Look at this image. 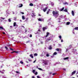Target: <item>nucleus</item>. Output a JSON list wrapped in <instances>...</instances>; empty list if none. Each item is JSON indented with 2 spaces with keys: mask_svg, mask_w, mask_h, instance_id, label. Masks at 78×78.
<instances>
[{
  "mask_svg": "<svg viewBox=\"0 0 78 78\" xmlns=\"http://www.w3.org/2000/svg\"><path fill=\"white\" fill-rule=\"evenodd\" d=\"M52 14H53V16L55 17H58L59 16V12L55 11H53L52 12Z\"/></svg>",
  "mask_w": 78,
  "mask_h": 78,
  "instance_id": "obj_1",
  "label": "nucleus"
},
{
  "mask_svg": "<svg viewBox=\"0 0 78 78\" xmlns=\"http://www.w3.org/2000/svg\"><path fill=\"white\" fill-rule=\"evenodd\" d=\"M38 21H40V22H44V19H41L40 18L38 19Z\"/></svg>",
  "mask_w": 78,
  "mask_h": 78,
  "instance_id": "obj_2",
  "label": "nucleus"
},
{
  "mask_svg": "<svg viewBox=\"0 0 78 78\" xmlns=\"http://www.w3.org/2000/svg\"><path fill=\"white\" fill-rule=\"evenodd\" d=\"M49 34H50V33L49 32H47V33H46L47 35L45 37H48V36L49 35Z\"/></svg>",
  "mask_w": 78,
  "mask_h": 78,
  "instance_id": "obj_3",
  "label": "nucleus"
},
{
  "mask_svg": "<svg viewBox=\"0 0 78 78\" xmlns=\"http://www.w3.org/2000/svg\"><path fill=\"white\" fill-rule=\"evenodd\" d=\"M40 32H41V29H38L37 31V33L38 34L40 33Z\"/></svg>",
  "mask_w": 78,
  "mask_h": 78,
  "instance_id": "obj_4",
  "label": "nucleus"
},
{
  "mask_svg": "<svg viewBox=\"0 0 78 78\" xmlns=\"http://www.w3.org/2000/svg\"><path fill=\"white\" fill-rule=\"evenodd\" d=\"M45 30H47V27H44L43 28V31H45Z\"/></svg>",
  "mask_w": 78,
  "mask_h": 78,
  "instance_id": "obj_5",
  "label": "nucleus"
},
{
  "mask_svg": "<svg viewBox=\"0 0 78 78\" xmlns=\"http://www.w3.org/2000/svg\"><path fill=\"white\" fill-rule=\"evenodd\" d=\"M72 15H73V16H75V13H74V12L73 11H72Z\"/></svg>",
  "mask_w": 78,
  "mask_h": 78,
  "instance_id": "obj_6",
  "label": "nucleus"
},
{
  "mask_svg": "<svg viewBox=\"0 0 78 78\" xmlns=\"http://www.w3.org/2000/svg\"><path fill=\"white\" fill-rule=\"evenodd\" d=\"M47 7H46L45 8H44L43 9L44 12H45V11H46V10H47Z\"/></svg>",
  "mask_w": 78,
  "mask_h": 78,
  "instance_id": "obj_7",
  "label": "nucleus"
},
{
  "mask_svg": "<svg viewBox=\"0 0 78 78\" xmlns=\"http://www.w3.org/2000/svg\"><path fill=\"white\" fill-rule=\"evenodd\" d=\"M76 72V70H75L72 73V75H74V74Z\"/></svg>",
  "mask_w": 78,
  "mask_h": 78,
  "instance_id": "obj_8",
  "label": "nucleus"
},
{
  "mask_svg": "<svg viewBox=\"0 0 78 78\" xmlns=\"http://www.w3.org/2000/svg\"><path fill=\"white\" fill-rule=\"evenodd\" d=\"M48 48L49 50H51V49H52V47H51V46H49Z\"/></svg>",
  "mask_w": 78,
  "mask_h": 78,
  "instance_id": "obj_9",
  "label": "nucleus"
},
{
  "mask_svg": "<svg viewBox=\"0 0 78 78\" xmlns=\"http://www.w3.org/2000/svg\"><path fill=\"white\" fill-rule=\"evenodd\" d=\"M32 14L33 15H31L32 17H33V16H36V15H35L36 14V13H32Z\"/></svg>",
  "mask_w": 78,
  "mask_h": 78,
  "instance_id": "obj_10",
  "label": "nucleus"
},
{
  "mask_svg": "<svg viewBox=\"0 0 78 78\" xmlns=\"http://www.w3.org/2000/svg\"><path fill=\"white\" fill-rule=\"evenodd\" d=\"M4 28L2 27H0V30H3Z\"/></svg>",
  "mask_w": 78,
  "mask_h": 78,
  "instance_id": "obj_11",
  "label": "nucleus"
},
{
  "mask_svg": "<svg viewBox=\"0 0 78 78\" xmlns=\"http://www.w3.org/2000/svg\"><path fill=\"white\" fill-rule=\"evenodd\" d=\"M44 65H47V62L46 61H44Z\"/></svg>",
  "mask_w": 78,
  "mask_h": 78,
  "instance_id": "obj_12",
  "label": "nucleus"
},
{
  "mask_svg": "<svg viewBox=\"0 0 78 78\" xmlns=\"http://www.w3.org/2000/svg\"><path fill=\"white\" fill-rule=\"evenodd\" d=\"M4 72H5V70H3L2 71H1V73L2 74H3L4 73Z\"/></svg>",
  "mask_w": 78,
  "mask_h": 78,
  "instance_id": "obj_13",
  "label": "nucleus"
},
{
  "mask_svg": "<svg viewBox=\"0 0 78 78\" xmlns=\"http://www.w3.org/2000/svg\"><path fill=\"white\" fill-rule=\"evenodd\" d=\"M29 56H30L31 58H33L34 57H33V54H31Z\"/></svg>",
  "mask_w": 78,
  "mask_h": 78,
  "instance_id": "obj_14",
  "label": "nucleus"
},
{
  "mask_svg": "<svg viewBox=\"0 0 78 78\" xmlns=\"http://www.w3.org/2000/svg\"><path fill=\"white\" fill-rule=\"evenodd\" d=\"M57 55V52H55L53 54V55L54 56V55Z\"/></svg>",
  "mask_w": 78,
  "mask_h": 78,
  "instance_id": "obj_15",
  "label": "nucleus"
},
{
  "mask_svg": "<svg viewBox=\"0 0 78 78\" xmlns=\"http://www.w3.org/2000/svg\"><path fill=\"white\" fill-rule=\"evenodd\" d=\"M16 23L14 22L13 23V26L16 27Z\"/></svg>",
  "mask_w": 78,
  "mask_h": 78,
  "instance_id": "obj_16",
  "label": "nucleus"
},
{
  "mask_svg": "<svg viewBox=\"0 0 78 78\" xmlns=\"http://www.w3.org/2000/svg\"><path fill=\"white\" fill-rule=\"evenodd\" d=\"M51 38L50 37H49V38L47 40L48 41H51Z\"/></svg>",
  "mask_w": 78,
  "mask_h": 78,
  "instance_id": "obj_17",
  "label": "nucleus"
},
{
  "mask_svg": "<svg viewBox=\"0 0 78 78\" xmlns=\"http://www.w3.org/2000/svg\"><path fill=\"white\" fill-rule=\"evenodd\" d=\"M69 59V57H66V58H64L63 59L64 60H66V59Z\"/></svg>",
  "mask_w": 78,
  "mask_h": 78,
  "instance_id": "obj_18",
  "label": "nucleus"
},
{
  "mask_svg": "<svg viewBox=\"0 0 78 78\" xmlns=\"http://www.w3.org/2000/svg\"><path fill=\"white\" fill-rule=\"evenodd\" d=\"M50 9H49L48 12H47V14H48V13L50 12Z\"/></svg>",
  "mask_w": 78,
  "mask_h": 78,
  "instance_id": "obj_19",
  "label": "nucleus"
},
{
  "mask_svg": "<svg viewBox=\"0 0 78 78\" xmlns=\"http://www.w3.org/2000/svg\"><path fill=\"white\" fill-rule=\"evenodd\" d=\"M64 7H63L62 8L60 9V11H63V10H64Z\"/></svg>",
  "mask_w": 78,
  "mask_h": 78,
  "instance_id": "obj_20",
  "label": "nucleus"
},
{
  "mask_svg": "<svg viewBox=\"0 0 78 78\" xmlns=\"http://www.w3.org/2000/svg\"><path fill=\"white\" fill-rule=\"evenodd\" d=\"M30 6H33V4L32 3H30Z\"/></svg>",
  "mask_w": 78,
  "mask_h": 78,
  "instance_id": "obj_21",
  "label": "nucleus"
},
{
  "mask_svg": "<svg viewBox=\"0 0 78 78\" xmlns=\"http://www.w3.org/2000/svg\"><path fill=\"white\" fill-rule=\"evenodd\" d=\"M22 6H23V4H21V5H20L19 6V8H22Z\"/></svg>",
  "mask_w": 78,
  "mask_h": 78,
  "instance_id": "obj_22",
  "label": "nucleus"
},
{
  "mask_svg": "<svg viewBox=\"0 0 78 78\" xmlns=\"http://www.w3.org/2000/svg\"><path fill=\"white\" fill-rule=\"evenodd\" d=\"M74 29L76 30H78V27H75Z\"/></svg>",
  "mask_w": 78,
  "mask_h": 78,
  "instance_id": "obj_23",
  "label": "nucleus"
},
{
  "mask_svg": "<svg viewBox=\"0 0 78 78\" xmlns=\"http://www.w3.org/2000/svg\"><path fill=\"white\" fill-rule=\"evenodd\" d=\"M70 23V22H68L66 23V25H69Z\"/></svg>",
  "mask_w": 78,
  "mask_h": 78,
  "instance_id": "obj_24",
  "label": "nucleus"
},
{
  "mask_svg": "<svg viewBox=\"0 0 78 78\" xmlns=\"http://www.w3.org/2000/svg\"><path fill=\"white\" fill-rule=\"evenodd\" d=\"M5 48L7 50H9V49L6 46L5 47Z\"/></svg>",
  "mask_w": 78,
  "mask_h": 78,
  "instance_id": "obj_25",
  "label": "nucleus"
},
{
  "mask_svg": "<svg viewBox=\"0 0 78 78\" xmlns=\"http://www.w3.org/2000/svg\"><path fill=\"white\" fill-rule=\"evenodd\" d=\"M22 19L23 20H25V17H24V16H22Z\"/></svg>",
  "mask_w": 78,
  "mask_h": 78,
  "instance_id": "obj_26",
  "label": "nucleus"
},
{
  "mask_svg": "<svg viewBox=\"0 0 78 78\" xmlns=\"http://www.w3.org/2000/svg\"><path fill=\"white\" fill-rule=\"evenodd\" d=\"M64 5H68V3L67 2H66L65 3H63Z\"/></svg>",
  "mask_w": 78,
  "mask_h": 78,
  "instance_id": "obj_27",
  "label": "nucleus"
},
{
  "mask_svg": "<svg viewBox=\"0 0 78 78\" xmlns=\"http://www.w3.org/2000/svg\"><path fill=\"white\" fill-rule=\"evenodd\" d=\"M39 70H43L42 69H41V68H38Z\"/></svg>",
  "mask_w": 78,
  "mask_h": 78,
  "instance_id": "obj_28",
  "label": "nucleus"
},
{
  "mask_svg": "<svg viewBox=\"0 0 78 78\" xmlns=\"http://www.w3.org/2000/svg\"><path fill=\"white\" fill-rule=\"evenodd\" d=\"M64 11H65V12H67V9H65L64 10Z\"/></svg>",
  "mask_w": 78,
  "mask_h": 78,
  "instance_id": "obj_29",
  "label": "nucleus"
},
{
  "mask_svg": "<svg viewBox=\"0 0 78 78\" xmlns=\"http://www.w3.org/2000/svg\"><path fill=\"white\" fill-rule=\"evenodd\" d=\"M14 52H15V53H19V52L18 51H14Z\"/></svg>",
  "mask_w": 78,
  "mask_h": 78,
  "instance_id": "obj_30",
  "label": "nucleus"
},
{
  "mask_svg": "<svg viewBox=\"0 0 78 78\" xmlns=\"http://www.w3.org/2000/svg\"><path fill=\"white\" fill-rule=\"evenodd\" d=\"M34 56H37V54L35 53L34 54Z\"/></svg>",
  "mask_w": 78,
  "mask_h": 78,
  "instance_id": "obj_31",
  "label": "nucleus"
},
{
  "mask_svg": "<svg viewBox=\"0 0 78 78\" xmlns=\"http://www.w3.org/2000/svg\"><path fill=\"white\" fill-rule=\"evenodd\" d=\"M56 50L57 51H59V49L57 48L56 49Z\"/></svg>",
  "mask_w": 78,
  "mask_h": 78,
  "instance_id": "obj_32",
  "label": "nucleus"
},
{
  "mask_svg": "<svg viewBox=\"0 0 78 78\" xmlns=\"http://www.w3.org/2000/svg\"><path fill=\"white\" fill-rule=\"evenodd\" d=\"M34 74L35 75H37V72H36Z\"/></svg>",
  "mask_w": 78,
  "mask_h": 78,
  "instance_id": "obj_33",
  "label": "nucleus"
},
{
  "mask_svg": "<svg viewBox=\"0 0 78 78\" xmlns=\"http://www.w3.org/2000/svg\"><path fill=\"white\" fill-rule=\"evenodd\" d=\"M0 19H2V20H4L5 19V18H3L2 17L0 18Z\"/></svg>",
  "mask_w": 78,
  "mask_h": 78,
  "instance_id": "obj_34",
  "label": "nucleus"
},
{
  "mask_svg": "<svg viewBox=\"0 0 78 78\" xmlns=\"http://www.w3.org/2000/svg\"><path fill=\"white\" fill-rule=\"evenodd\" d=\"M20 63L22 64H23V62H22V61L20 62Z\"/></svg>",
  "mask_w": 78,
  "mask_h": 78,
  "instance_id": "obj_35",
  "label": "nucleus"
},
{
  "mask_svg": "<svg viewBox=\"0 0 78 78\" xmlns=\"http://www.w3.org/2000/svg\"><path fill=\"white\" fill-rule=\"evenodd\" d=\"M9 48L10 49V50H12V51H13L14 50V49H12V48Z\"/></svg>",
  "mask_w": 78,
  "mask_h": 78,
  "instance_id": "obj_36",
  "label": "nucleus"
},
{
  "mask_svg": "<svg viewBox=\"0 0 78 78\" xmlns=\"http://www.w3.org/2000/svg\"><path fill=\"white\" fill-rule=\"evenodd\" d=\"M58 37H59V38H60V39H61V35H59V36H58Z\"/></svg>",
  "mask_w": 78,
  "mask_h": 78,
  "instance_id": "obj_37",
  "label": "nucleus"
},
{
  "mask_svg": "<svg viewBox=\"0 0 78 78\" xmlns=\"http://www.w3.org/2000/svg\"><path fill=\"white\" fill-rule=\"evenodd\" d=\"M46 56H47V57H48V56H49V54H46Z\"/></svg>",
  "mask_w": 78,
  "mask_h": 78,
  "instance_id": "obj_38",
  "label": "nucleus"
},
{
  "mask_svg": "<svg viewBox=\"0 0 78 78\" xmlns=\"http://www.w3.org/2000/svg\"><path fill=\"white\" fill-rule=\"evenodd\" d=\"M8 20L9 22H11V20H10V19H9Z\"/></svg>",
  "mask_w": 78,
  "mask_h": 78,
  "instance_id": "obj_39",
  "label": "nucleus"
},
{
  "mask_svg": "<svg viewBox=\"0 0 78 78\" xmlns=\"http://www.w3.org/2000/svg\"><path fill=\"white\" fill-rule=\"evenodd\" d=\"M28 20V18H26V20L25 21L26 22H27V20Z\"/></svg>",
  "mask_w": 78,
  "mask_h": 78,
  "instance_id": "obj_40",
  "label": "nucleus"
},
{
  "mask_svg": "<svg viewBox=\"0 0 78 78\" xmlns=\"http://www.w3.org/2000/svg\"><path fill=\"white\" fill-rule=\"evenodd\" d=\"M16 73H18L19 74H20V73L18 71H16Z\"/></svg>",
  "mask_w": 78,
  "mask_h": 78,
  "instance_id": "obj_41",
  "label": "nucleus"
},
{
  "mask_svg": "<svg viewBox=\"0 0 78 78\" xmlns=\"http://www.w3.org/2000/svg\"><path fill=\"white\" fill-rule=\"evenodd\" d=\"M33 73H34V72H35V70H33Z\"/></svg>",
  "mask_w": 78,
  "mask_h": 78,
  "instance_id": "obj_42",
  "label": "nucleus"
},
{
  "mask_svg": "<svg viewBox=\"0 0 78 78\" xmlns=\"http://www.w3.org/2000/svg\"><path fill=\"white\" fill-rule=\"evenodd\" d=\"M56 75V73H53L52 74V75Z\"/></svg>",
  "mask_w": 78,
  "mask_h": 78,
  "instance_id": "obj_43",
  "label": "nucleus"
},
{
  "mask_svg": "<svg viewBox=\"0 0 78 78\" xmlns=\"http://www.w3.org/2000/svg\"><path fill=\"white\" fill-rule=\"evenodd\" d=\"M29 37H32V35L31 34H30Z\"/></svg>",
  "mask_w": 78,
  "mask_h": 78,
  "instance_id": "obj_44",
  "label": "nucleus"
},
{
  "mask_svg": "<svg viewBox=\"0 0 78 78\" xmlns=\"http://www.w3.org/2000/svg\"><path fill=\"white\" fill-rule=\"evenodd\" d=\"M20 12L21 14H24V13L23 12Z\"/></svg>",
  "mask_w": 78,
  "mask_h": 78,
  "instance_id": "obj_45",
  "label": "nucleus"
},
{
  "mask_svg": "<svg viewBox=\"0 0 78 78\" xmlns=\"http://www.w3.org/2000/svg\"><path fill=\"white\" fill-rule=\"evenodd\" d=\"M14 51H13L12 52H11V53H15V52H14Z\"/></svg>",
  "mask_w": 78,
  "mask_h": 78,
  "instance_id": "obj_46",
  "label": "nucleus"
},
{
  "mask_svg": "<svg viewBox=\"0 0 78 78\" xmlns=\"http://www.w3.org/2000/svg\"><path fill=\"white\" fill-rule=\"evenodd\" d=\"M36 60H35L33 62V63H35V62H36Z\"/></svg>",
  "mask_w": 78,
  "mask_h": 78,
  "instance_id": "obj_47",
  "label": "nucleus"
},
{
  "mask_svg": "<svg viewBox=\"0 0 78 78\" xmlns=\"http://www.w3.org/2000/svg\"><path fill=\"white\" fill-rule=\"evenodd\" d=\"M28 61H31L32 60L31 59H29Z\"/></svg>",
  "mask_w": 78,
  "mask_h": 78,
  "instance_id": "obj_48",
  "label": "nucleus"
},
{
  "mask_svg": "<svg viewBox=\"0 0 78 78\" xmlns=\"http://www.w3.org/2000/svg\"><path fill=\"white\" fill-rule=\"evenodd\" d=\"M37 78H40V77L39 76H37Z\"/></svg>",
  "mask_w": 78,
  "mask_h": 78,
  "instance_id": "obj_49",
  "label": "nucleus"
},
{
  "mask_svg": "<svg viewBox=\"0 0 78 78\" xmlns=\"http://www.w3.org/2000/svg\"><path fill=\"white\" fill-rule=\"evenodd\" d=\"M2 33H3L4 34H5V32H2Z\"/></svg>",
  "mask_w": 78,
  "mask_h": 78,
  "instance_id": "obj_50",
  "label": "nucleus"
},
{
  "mask_svg": "<svg viewBox=\"0 0 78 78\" xmlns=\"http://www.w3.org/2000/svg\"><path fill=\"white\" fill-rule=\"evenodd\" d=\"M32 78H34V76H32Z\"/></svg>",
  "mask_w": 78,
  "mask_h": 78,
  "instance_id": "obj_51",
  "label": "nucleus"
},
{
  "mask_svg": "<svg viewBox=\"0 0 78 78\" xmlns=\"http://www.w3.org/2000/svg\"><path fill=\"white\" fill-rule=\"evenodd\" d=\"M53 56H54V55H53V56H51V58H53Z\"/></svg>",
  "mask_w": 78,
  "mask_h": 78,
  "instance_id": "obj_52",
  "label": "nucleus"
},
{
  "mask_svg": "<svg viewBox=\"0 0 78 78\" xmlns=\"http://www.w3.org/2000/svg\"><path fill=\"white\" fill-rule=\"evenodd\" d=\"M61 42H63V40H62L61 41Z\"/></svg>",
  "mask_w": 78,
  "mask_h": 78,
  "instance_id": "obj_53",
  "label": "nucleus"
},
{
  "mask_svg": "<svg viewBox=\"0 0 78 78\" xmlns=\"http://www.w3.org/2000/svg\"><path fill=\"white\" fill-rule=\"evenodd\" d=\"M38 16H41V15L40 14H39L38 15Z\"/></svg>",
  "mask_w": 78,
  "mask_h": 78,
  "instance_id": "obj_54",
  "label": "nucleus"
},
{
  "mask_svg": "<svg viewBox=\"0 0 78 78\" xmlns=\"http://www.w3.org/2000/svg\"><path fill=\"white\" fill-rule=\"evenodd\" d=\"M8 46H11V45L9 44L8 45Z\"/></svg>",
  "mask_w": 78,
  "mask_h": 78,
  "instance_id": "obj_55",
  "label": "nucleus"
},
{
  "mask_svg": "<svg viewBox=\"0 0 78 78\" xmlns=\"http://www.w3.org/2000/svg\"><path fill=\"white\" fill-rule=\"evenodd\" d=\"M77 50L76 49H75V51H77Z\"/></svg>",
  "mask_w": 78,
  "mask_h": 78,
  "instance_id": "obj_56",
  "label": "nucleus"
},
{
  "mask_svg": "<svg viewBox=\"0 0 78 78\" xmlns=\"http://www.w3.org/2000/svg\"><path fill=\"white\" fill-rule=\"evenodd\" d=\"M52 73H50L49 74H51Z\"/></svg>",
  "mask_w": 78,
  "mask_h": 78,
  "instance_id": "obj_57",
  "label": "nucleus"
},
{
  "mask_svg": "<svg viewBox=\"0 0 78 78\" xmlns=\"http://www.w3.org/2000/svg\"><path fill=\"white\" fill-rule=\"evenodd\" d=\"M27 67H28L29 66L28 65H27Z\"/></svg>",
  "mask_w": 78,
  "mask_h": 78,
  "instance_id": "obj_58",
  "label": "nucleus"
},
{
  "mask_svg": "<svg viewBox=\"0 0 78 78\" xmlns=\"http://www.w3.org/2000/svg\"><path fill=\"white\" fill-rule=\"evenodd\" d=\"M63 70H66V69H63Z\"/></svg>",
  "mask_w": 78,
  "mask_h": 78,
  "instance_id": "obj_59",
  "label": "nucleus"
},
{
  "mask_svg": "<svg viewBox=\"0 0 78 78\" xmlns=\"http://www.w3.org/2000/svg\"><path fill=\"white\" fill-rule=\"evenodd\" d=\"M10 27H11V28H12V26H10Z\"/></svg>",
  "mask_w": 78,
  "mask_h": 78,
  "instance_id": "obj_60",
  "label": "nucleus"
},
{
  "mask_svg": "<svg viewBox=\"0 0 78 78\" xmlns=\"http://www.w3.org/2000/svg\"><path fill=\"white\" fill-rule=\"evenodd\" d=\"M8 4V3H6V5H7Z\"/></svg>",
  "mask_w": 78,
  "mask_h": 78,
  "instance_id": "obj_61",
  "label": "nucleus"
},
{
  "mask_svg": "<svg viewBox=\"0 0 78 78\" xmlns=\"http://www.w3.org/2000/svg\"><path fill=\"white\" fill-rule=\"evenodd\" d=\"M58 19H59V20H60V19H61L60 18H58Z\"/></svg>",
  "mask_w": 78,
  "mask_h": 78,
  "instance_id": "obj_62",
  "label": "nucleus"
},
{
  "mask_svg": "<svg viewBox=\"0 0 78 78\" xmlns=\"http://www.w3.org/2000/svg\"><path fill=\"white\" fill-rule=\"evenodd\" d=\"M27 30H26L25 32H27Z\"/></svg>",
  "mask_w": 78,
  "mask_h": 78,
  "instance_id": "obj_63",
  "label": "nucleus"
},
{
  "mask_svg": "<svg viewBox=\"0 0 78 78\" xmlns=\"http://www.w3.org/2000/svg\"><path fill=\"white\" fill-rule=\"evenodd\" d=\"M4 78H6V77H4Z\"/></svg>",
  "mask_w": 78,
  "mask_h": 78,
  "instance_id": "obj_64",
  "label": "nucleus"
}]
</instances>
